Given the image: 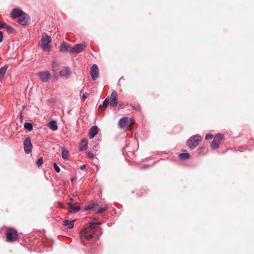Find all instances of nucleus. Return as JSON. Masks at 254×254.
Wrapping results in <instances>:
<instances>
[{
	"label": "nucleus",
	"instance_id": "obj_13",
	"mask_svg": "<svg viewBox=\"0 0 254 254\" xmlns=\"http://www.w3.org/2000/svg\"><path fill=\"white\" fill-rule=\"evenodd\" d=\"M71 74V71L67 67H64L60 71V75L63 77L67 78Z\"/></svg>",
	"mask_w": 254,
	"mask_h": 254
},
{
	"label": "nucleus",
	"instance_id": "obj_33",
	"mask_svg": "<svg viewBox=\"0 0 254 254\" xmlns=\"http://www.w3.org/2000/svg\"><path fill=\"white\" fill-rule=\"evenodd\" d=\"M129 122H130V124H129L128 127H127V128L129 129H131L130 127L132 125H133L134 123V121L132 119H130Z\"/></svg>",
	"mask_w": 254,
	"mask_h": 254
},
{
	"label": "nucleus",
	"instance_id": "obj_31",
	"mask_svg": "<svg viewBox=\"0 0 254 254\" xmlns=\"http://www.w3.org/2000/svg\"><path fill=\"white\" fill-rule=\"evenodd\" d=\"M132 108L136 111H140L141 107L139 105H135L134 106H132Z\"/></svg>",
	"mask_w": 254,
	"mask_h": 254
},
{
	"label": "nucleus",
	"instance_id": "obj_29",
	"mask_svg": "<svg viewBox=\"0 0 254 254\" xmlns=\"http://www.w3.org/2000/svg\"><path fill=\"white\" fill-rule=\"evenodd\" d=\"M43 163V159L42 157H40L37 160L36 164L38 167H40Z\"/></svg>",
	"mask_w": 254,
	"mask_h": 254
},
{
	"label": "nucleus",
	"instance_id": "obj_40",
	"mask_svg": "<svg viewBox=\"0 0 254 254\" xmlns=\"http://www.w3.org/2000/svg\"><path fill=\"white\" fill-rule=\"evenodd\" d=\"M72 204H74V203H73L72 202H69L68 203H67V205H68L69 206V208L71 206V205H72Z\"/></svg>",
	"mask_w": 254,
	"mask_h": 254
},
{
	"label": "nucleus",
	"instance_id": "obj_17",
	"mask_svg": "<svg viewBox=\"0 0 254 254\" xmlns=\"http://www.w3.org/2000/svg\"><path fill=\"white\" fill-rule=\"evenodd\" d=\"M87 148V141L86 139L81 140L79 145V149L80 151L85 150Z\"/></svg>",
	"mask_w": 254,
	"mask_h": 254
},
{
	"label": "nucleus",
	"instance_id": "obj_15",
	"mask_svg": "<svg viewBox=\"0 0 254 254\" xmlns=\"http://www.w3.org/2000/svg\"><path fill=\"white\" fill-rule=\"evenodd\" d=\"M24 12L22 11L20 9L16 8L12 10L11 15L12 17L18 18Z\"/></svg>",
	"mask_w": 254,
	"mask_h": 254
},
{
	"label": "nucleus",
	"instance_id": "obj_30",
	"mask_svg": "<svg viewBox=\"0 0 254 254\" xmlns=\"http://www.w3.org/2000/svg\"><path fill=\"white\" fill-rule=\"evenodd\" d=\"M53 166L56 172L57 173H59L61 170L59 166L57 165V164L56 163H54Z\"/></svg>",
	"mask_w": 254,
	"mask_h": 254
},
{
	"label": "nucleus",
	"instance_id": "obj_9",
	"mask_svg": "<svg viewBox=\"0 0 254 254\" xmlns=\"http://www.w3.org/2000/svg\"><path fill=\"white\" fill-rule=\"evenodd\" d=\"M32 144L31 143L30 138L27 137L24 141V149L26 154H29L31 152Z\"/></svg>",
	"mask_w": 254,
	"mask_h": 254
},
{
	"label": "nucleus",
	"instance_id": "obj_21",
	"mask_svg": "<svg viewBox=\"0 0 254 254\" xmlns=\"http://www.w3.org/2000/svg\"><path fill=\"white\" fill-rule=\"evenodd\" d=\"M49 128L53 130H56L58 129V126L57 122L54 121H51L49 124Z\"/></svg>",
	"mask_w": 254,
	"mask_h": 254
},
{
	"label": "nucleus",
	"instance_id": "obj_38",
	"mask_svg": "<svg viewBox=\"0 0 254 254\" xmlns=\"http://www.w3.org/2000/svg\"><path fill=\"white\" fill-rule=\"evenodd\" d=\"M87 98V96L85 94H83L82 96V101H84Z\"/></svg>",
	"mask_w": 254,
	"mask_h": 254
},
{
	"label": "nucleus",
	"instance_id": "obj_3",
	"mask_svg": "<svg viewBox=\"0 0 254 254\" xmlns=\"http://www.w3.org/2000/svg\"><path fill=\"white\" fill-rule=\"evenodd\" d=\"M51 38L48 36L46 33L42 34V37L41 40V47L45 51H49L50 46L49 43L51 42Z\"/></svg>",
	"mask_w": 254,
	"mask_h": 254
},
{
	"label": "nucleus",
	"instance_id": "obj_35",
	"mask_svg": "<svg viewBox=\"0 0 254 254\" xmlns=\"http://www.w3.org/2000/svg\"><path fill=\"white\" fill-rule=\"evenodd\" d=\"M93 207H94L93 204H91V205H89L88 206H87L85 209V210H87L91 209L93 208Z\"/></svg>",
	"mask_w": 254,
	"mask_h": 254
},
{
	"label": "nucleus",
	"instance_id": "obj_42",
	"mask_svg": "<svg viewBox=\"0 0 254 254\" xmlns=\"http://www.w3.org/2000/svg\"><path fill=\"white\" fill-rule=\"evenodd\" d=\"M70 202H72V203H73L74 202V200L73 199H70Z\"/></svg>",
	"mask_w": 254,
	"mask_h": 254
},
{
	"label": "nucleus",
	"instance_id": "obj_27",
	"mask_svg": "<svg viewBox=\"0 0 254 254\" xmlns=\"http://www.w3.org/2000/svg\"><path fill=\"white\" fill-rule=\"evenodd\" d=\"M108 208L109 207L106 206L104 207L99 208L97 210L96 212L98 214H101L107 211Z\"/></svg>",
	"mask_w": 254,
	"mask_h": 254
},
{
	"label": "nucleus",
	"instance_id": "obj_34",
	"mask_svg": "<svg viewBox=\"0 0 254 254\" xmlns=\"http://www.w3.org/2000/svg\"><path fill=\"white\" fill-rule=\"evenodd\" d=\"M213 135L211 134H207L205 136L206 139H211L213 138Z\"/></svg>",
	"mask_w": 254,
	"mask_h": 254
},
{
	"label": "nucleus",
	"instance_id": "obj_2",
	"mask_svg": "<svg viewBox=\"0 0 254 254\" xmlns=\"http://www.w3.org/2000/svg\"><path fill=\"white\" fill-rule=\"evenodd\" d=\"M5 235L6 241L8 242H13L16 241L18 238V234L17 231L12 228H7L6 230Z\"/></svg>",
	"mask_w": 254,
	"mask_h": 254
},
{
	"label": "nucleus",
	"instance_id": "obj_24",
	"mask_svg": "<svg viewBox=\"0 0 254 254\" xmlns=\"http://www.w3.org/2000/svg\"><path fill=\"white\" fill-rule=\"evenodd\" d=\"M179 157L182 160H186L190 158V154L189 153H182L179 155Z\"/></svg>",
	"mask_w": 254,
	"mask_h": 254
},
{
	"label": "nucleus",
	"instance_id": "obj_18",
	"mask_svg": "<svg viewBox=\"0 0 254 254\" xmlns=\"http://www.w3.org/2000/svg\"><path fill=\"white\" fill-rule=\"evenodd\" d=\"M7 68L8 66L5 65L0 68V82L2 81Z\"/></svg>",
	"mask_w": 254,
	"mask_h": 254
},
{
	"label": "nucleus",
	"instance_id": "obj_26",
	"mask_svg": "<svg viewBox=\"0 0 254 254\" xmlns=\"http://www.w3.org/2000/svg\"><path fill=\"white\" fill-rule=\"evenodd\" d=\"M24 128L27 129L28 131H31L33 128L32 125L31 123H26L24 124Z\"/></svg>",
	"mask_w": 254,
	"mask_h": 254
},
{
	"label": "nucleus",
	"instance_id": "obj_44",
	"mask_svg": "<svg viewBox=\"0 0 254 254\" xmlns=\"http://www.w3.org/2000/svg\"><path fill=\"white\" fill-rule=\"evenodd\" d=\"M71 181H73V179H71Z\"/></svg>",
	"mask_w": 254,
	"mask_h": 254
},
{
	"label": "nucleus",
	"instance_id": "obj_6",
	"mask_svg": "<svg viewBox=\"0 0 254 254\" xmlns=\"http://www.w3.org/2000/svg\"><path fill=\"white\" fill-rule=\"evenodd\" d=\"M40 80L43 82H47L51 77V75L49 71H43L37 73Z\"/></svg>",
	"mask_w": 254,
	"mask_h": 254
},
{
	"label": "nucleus",
	"instance_id": "obj_28",
	"mask_svg": "<svg viewBox=\"0 0 254 254\" xmlns=\"http://www.w3.org/2000/svg\"><path fill=\"white\" fill-rule=\"evenodd\" d=\"M3 28L9 32H13L14 31L13 28L10 26L7 25L6 23Z\"/></svg>",
	"mask_w": 254,
	"mask_h": 254
},
{
	"label": "nucleus",
	"instance_id": "obj_1",
	"mask_svg": "<svg viewBox=\"0 0 254 254\" xmlns=\"http://www.w3.org/2000/svg\"><path fill=\"white\" fill-rule=\"evenodd\" d=\"M101 223L99 222H90L89 223V227L81 230L80 232V238L82 242L84 239L86 240H90L92 239L95 234V227L94 225H100Z\"/></svg>",
	"mask_w": 254,
	"mask_h": 254
},
{
	"label": "nucleus",
	"instance_id": "obj_4",
	"mask_svg": "<svg viewBox=\"0 0 254 254\" xmlns=\"http://www.w3.org/2000/svg\"><path fill=\"white\" fill-rule=\"evenodd\" d=\"M201 140V136L198 134L190 137L187 141V144L191 149L196 147Z\"/></svg>",
	"mask_w": 254,
	"mask_h": 254
},
{
	"label": "nucleus",
	"instance_id": "obj_41",
	"mask_svg": "<svg viewBox=\"0 0 254 254\" xmlns=\"http://www.w3.org/2000/svg\"><path fill=\"white\" fill-rule=\"evenodd\" d=\"M149 167V166H142L141 167V169H146V168H148Z\"/></svg>",
	"mask_w": 254,
	"mask_h": 254
},
{
	"label": "nucleus",
	"instance_id": "obj_11",
	"mask_svg": "<svg viewBox=\"0 0 254 254\" xmlns=\"http://www.w3.org/2000/svg\"><path fill=\"white\" fill-rule=\"evenodd\" d=\"M71 46L65 42H63L60 46V50L61 52L65 53L69 52L71 54V50H72Z\"/></svg>",
	"mask_w": 254,
	"mask_h": 254
},
{
	"label": "nucleus",
	"instance_id": "obj_22",
	"mask_svg": "<svg viewBox=\"0 0 254 254\" xmlns=\"http://www.w3.org/2000/svg\"><path fill=\"white\" fill-rule=\"evenodd\" d=\"M62 158L64 160H66L67 159L68 155H69V152H68V150L64 147H62Z\"/></svg>",
	"mask_w": 254,
	"mask_h": 254
},
{
	"label": "nucleus",
	"instance_id": "obj_43",
	"mask_svg": "<svg viewBox=\"0 0 254 254\" xmlns=\"http://www.w3.org/2000/svg\"><path fill=\"white\" fill-rule=\"evenodd\" d=\"M199 149H200V150L202 151L203 149L202 148H199Z\"/></svg>",
	"mask_w": 254,
	"mask_h": 254
},
{
	"label": "nucleus",
	"instance_id": "obj_23",
	"mask_svg": "<svg viewBox=\"0 0 254 254\" xmlns=\"http://www.w3.org/2000/svg\"><path fill=\"white\" fill-rule=\"evenodd\" d=\"M224 134L221 133H218L216 134L214 137V140L216 141V142L220 144L221 140L224 138Z\"/></svg>",
	"mask_w": 254,
	"mask_h": 254
},
{
	"label": "nucleus",
	"instance_id": "obj_19",
	"mask_svg": "<svg viewBox=\"0 0 254 254\" xmlns=\"http://www.w3.org/2000/svg\"><path fill=\"white\" fill-rule=\"evenodd\" d=\"M70 210H69V212H76L78 211L80 209L79 206L76 203H74L71 205L69 207Z\"/></svg>",
	"mask_w": 254,
	"mask_h": 254
},
{
	"label": "nucleus",
	"instance_id": "obj_8",
	"mask_svg": "<svg viewBox=\"0 0 254 254\" xmlns=\"http://www.w3.org/2000/svg\"><path fill=\"white\" fill-rule=\"evenodd\" d=\"M90 74L93 80H95L99 76L98 67L97 64H94L90 69Z\"/></svg>",
	"mask_w": 254,
	"mask_h": 254
},
{
	"label": "nucleus",
	"instance_id": "obj_10",
	"mask_svg": "<svg viewBox=\"0 0 254 254\" xmlns=\"http://www.w3.org/2000/svg\"><path fill=\"white\" fill-rule=\"evenodd\" d=\"M29 20V16L25 13L18 18L17 22L21 25H26Z\"/></svg>",
	"mask_w": 254,
	"mask_h": 254
},
{
	"label": "nucleus",
	"instance_id": "obj_5",
	"mask_svg": "<svg viewBox=\"0 0 254 254\" xmlns=\"http://www.w3.org/2000/svg\"><path fill=\"white\" fill-rule=\"evenodd\" d=\"M87 47V44L86 42H83L80 44H77L74 45L72 48L71 50V54H78L83 52Z\"/></svg>",
	"mask_w": 254,
	"mask_h": 254
},
{
	"label": "nucleus",
	"instance_id": "obj_7",
	"mask_svg": "<svg viewBox=\"0 0 254 254\" xmlns=\"http://www.w3.org/2000/svg\"><path fill=\"white\" fill-rule=\"evenodd\" d=\"M110 106L111 107H116L118 104V94L116 91H113L110 96L109 99Z\"/></svg>",
	"mask_w": 254,
	"mask_h": 254
},
{
	"label": "nucleus",
	"instance_id": "obj_14",
	"mask_svg": "<svg viewBox=\"0 0 254 254\" xmlns=\"http://www.w3.org/2000/svg\"><path fill=\"white\" fill-rule=\"evenodd\" d=\"M128 123V118L127 117H123L119 122L118 125L120 128H124L127 127Z\"/></svg>",
	"mask_w": 254,
	"mask_h": 254
},
{
	"label": "nucleus",
	"instance_id": "obj_32",
	"mask_svg": "<svg viewBox=\"0 0 254 254\" xmlns=\"http://www.w3.org/2000/svg\"><path fill=\"white\" fill-rule=\"evenodd\" d=\"M87 155V157L90 159H93L94 157V154L91 152H88Z\"/></svg>",
	"mask_w": 254,
	"mask_h": 254
},
{
	"label": "nucleus",
	"instance_id": "obj_20",
	"mask_svg": "<svg viewBox=\"0 0 254 254\" xmlns=\"http://www.w3.org/2000/svg\"><path fill=\"white\" fill-rule=\"evenodd\" d=\"M110 105V101L109 97H107L104 100L103 104L100 106V108L102 111H104L107 108L108 105Z\"/></svg>",
	"mask_w": 254,
	"mask_h": 254
},
{
	"label": "nucleus",
	"instance_id": "obj_36",
	"mask_svg": "<svg viewBox=\"0 0 254 254\" xmlns=\"http://www.w3.org/2000/svg\"><path fill=\"white\" fill-rule=\"evenodd\" d=\"M5 25V23L4 22H0V29L3 28V27Z\"/></svg>",
	"mask_w": 254,
	"mask_h": 254
},
{
	"label": "nucleus",
	"instance_id": "obj_39",
	"mask_svg": "<svg viewBox=\"0 0 254 254\" xmlns=\"http://www.w3.org/2000/svg\"><path fill=\"white\" fill-rule=\"evenodd\" d=\"M86 165H81L80 167V168L81 170H83L85 169V168L86 167Z\"/></svg>",
	"mask_w": 254,
	"mask_h": 254
},
{
	"label": "nucleus",
	"instance_id": "obj_12",
	"mask_svg": "<svg viewBox=\"0 0 254 254\" xmlns=\"http://www.w3.org/2000/svg\"><path fill=\"white\" fill-rule=\"evenodd\" d=\"M99 132V128L96 126L90 128L88 132V135L90 139L93 138Z\"/></svg>",
	"mask_w": 254,
	"mask_h": 254
},
{
	"label": "nucleus",
	"instance_id": "obj_37",
	"mask_svg": "<svg viewBox=\"0 0 254 254\" xmlns=\"http://www.w3.org/2000/svg\"><path fill=\"white\" fill-rule=\"evenodd\" d=\"M3 39V33L1 31H0V42L2 41Z\"/></svg>",
	"mask_w": 254,
	"mask_h": 254
},
{
	"label": "nucleus",
	"instance_id": "obj_25",
	"mask_svg": "<svg viewBox=\"0 0 254 254\" xmlns=\"http://www.w3.org/2000/svg\"><path fill=\"white\" fill-rule=\"evenodd\" d=\"M219 144V143L213 140L210 143V146L212 149H216L218 148Z\"/></svg>",
	"mask_w": 254,
	"mask_h": 254
},
{
	"label": "nucleus",
	"instance_id": "obj_16",
	"mask_svg": "<svg viewBox=\"0 0 254 254\" xmlns=\"http://www.w3.org/2000/svg\"><path fill=\"white\" fill-rule=\"evenodd\" d=\"M75 221V220H72L70 221L65 220L63 221V224L65 226H66L68 228L71 229L73 227L74 222Z\"/></svg>",
	"mask_w": 254,
	"mask_h": 254
}]
</instances>
